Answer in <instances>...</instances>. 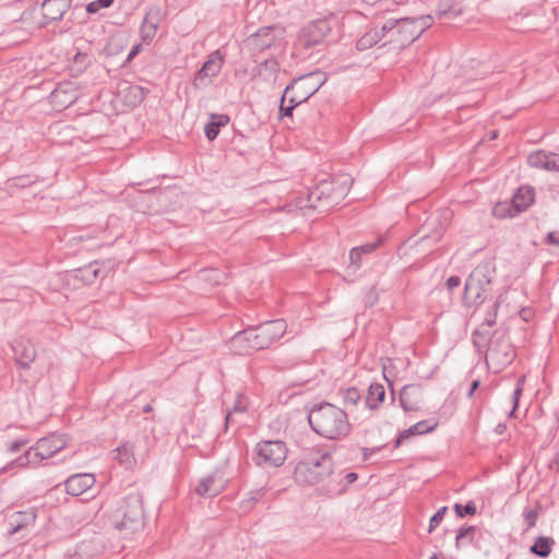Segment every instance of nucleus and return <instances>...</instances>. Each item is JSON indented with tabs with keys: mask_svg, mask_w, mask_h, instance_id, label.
I'll return each mask as SVG.
<instances>
[{
	"mask_svg": "<svg viewBox=\"0 0 559 559\" xmlns=\"http://www.w3.org/2000/svg\"><path fill=\"white\" fill-rule=\"evenodd\" d=\"M308 423L317 435L330 440L344 438L350 431L346 412L328 402L314 404L309 409Z\"/></svg>",
	"mask_w": 559,
	"mask_h": 559,
	"instance_id": "f257e3e1",
	"label": "nucleus"
},
{
	"mask_svg": "<svg viewBox=\"0 0 559 559\" xmlns=\"http://www.w3.org/2000/svg\"><path fill=\"white\" fill-rule=\"evenodd\" d=\"M95 484V477L90 473L74 474L64 481L67 493L78 497L87 491Z\"/></svg>",
	"mask_w": 559,
	"mask_h": 559,
	"instance_id": "f3484780",
	"label": "nucleus"
},
{
	"mask_svg": "<svg viewBox=\"0 0 559 559\" xmlns=\"http://www.w3.org/2000/svg\"><path fill=\"white\" fill-rule=\"evenodd\" d=\"M140 51H141V45L140 44L134 45L127 56L126 63L130 62Z\"/></svg>",
	"mask_w": 559,
	"mask_h": 559,
	"instance_id": "864d4df0",
	"label": "nucleus"
},
{
	"mask_svg": "<svg viewBox=\"0 0 559 559\" xmlns=\"http://www.w3.org/2000/svg\"><path fill=\"white\" fill-rule=\"evenodd\" d=\"M430 559H437V556L435 555V556H432Z\"/></svg>",
	"mask_w": 559,
	"mask_h": 559,
	"instance_id": "69168bd1",
	"label": "nucleus"
},
{
	"mask_svg": "<svg viewBox=\"0 0 559 559\" xmlns=\"http://www.w3.org/2000/svg\"><path fill=\"white\" fill-rule=\"evenodd\" d=\"M534 202V189L530 187H520L512 199V204H498L493 213L496 216L503 218L514 216L525 211Z\"/></svg>",
	"mask_w": 559,
	"mask_h": 559,
	"instance_id": "f8f14e48",
	"label": "nucleus"
},
{
	"mask_svg": "<svg viewBox=\"0 0 559 559\" xmlns=\"http://www.w3.org/2000/svg\"><path fill=\"white\" fill-rule=\"evenodd\" d=\"M211 121L216 123V126L221 129L222 127H225L226 124H228L229 117L224 114H212Z\"/></svg>",
	"mask_w": 559,
	"mask_h": 559,
	"instance_id": "c03bdc74",
	"label": "nucleus"
},
{
	"mask_svg": "<svg viewBox=\"0 0 559 559\" xmlns=\"http://www.w3.org/2000/svg\"><path fill=\"white\" fill-rule=\"evenodd\" d=\"M522 383H523V379H520L518 381L515 390L513 392L512 400H513L514 408H518L519 400H520V396H521L522 391H523Z\"/></svg>",
	"mask_w": 559,
	"mask_h": 559,
	"instance_id": "de8ad7c7",
	"label": "nucleus"
},
{
	"mask_svg": "<svg viewBox=\"0 0 559 559\" xmlns=\"http://www.w3.org/2000/svg\"><path fill=\"white\" fill-rule=\"evenodd\" d=\"M556 471L559 473V453L556 456Z\"/></svg>",
	"mask_w": 559,
	"mask_h": 559,
	"instance_id": "bf43d9fd",
	"label": "nucleus"
},
{
	"mask_svg": "<svg viewBox=\"0 0 559 559\" xmlns=\"http://www.w3.org/2000/svg\"><path fill=\"white\" fill-rule=\"evenodd\" d=\"M382 240L381 238L377 239L376 241L373 242H367V243H364L361 246H358L356 247L358 249V251L365 255V254H370L372 253L377 248L380 247Z\"/></svg>",
	"mask_w": 559,
	"mask_h": 559,
	"instance_id": "ea45409f",
	"label": "nucleus"
},
{
	"mask_svg": "<svg viewBox=\"0 0 559 559\" xmlns=\"http://www.w3.org/2000/svg\"><path fill=\"white\" fill-rule=\"evenodd\" d=\"M114 1L115 0H95V1H92V2L87 3L86 12L88 14H95L100 9H107V8L111 7Z\"/></svg>",
	"mask_w": 559,
	"mask_h": 559,
	"instance_id": "e433bc0d",
	"label": "nucleus"
},
{
	"mask_svg": "<svg viewBox=\"0 0 559 559\" xmlns=\"http://www.w3.org/2000/svg\"><path fill=\"white\" fill-rule=\"evenodd\" d=\"M421 390L419 385H404L400 392V404L405 412H416L419 408Z\"/></svg>",
	"mask_w": 559,
	"mask_h": 559,
	"instance_id": "412c9836",
	"label": "nucleus"
},
{
	"mask_svg": "<svg viewBox=\"0 0 559 559\" xmlns=\"http://www.w3.org/2000/svg\"><path fill=\"white\" fill-rule=\"evenodd\" d=\"M463 12V7L457 0H439L437 7L438 19L450 22Z\"/></svg>",
	"mask_w": 559,
	"mask_h": 559,
	"instance_id": "5701e85b",
	"label": "nucleus"
},
{
	"mask_svg": "<svg viewBox=\"0 0 559 559\" xmlns=\"http://www.w3.org/2000/svg\"><path fill=\"white\" fill-rule=\"evenodd\" d=\"M358 478L357 473L346 472L344 469L333 471L331 479L318 487L320 495L333 498L346 491L348 486Z\"/></svg>",
	"mask_w": 559,
	"mask_h": 559,
	"instance_id": "ddd939ff",
	"label": "nucleus"
},
{
	"mask_svg": "<svg viewBox=\"0 0 559 559\" xmlns=\"http://www.w3.org/2000/svg\"><path fill=\"white\" fill-rule=\"evenodd\" d=\"M333 471L332 455L325 452L300 461L295 467L294 476L297 483L322 486L331 479Z\"/></svg>",
	"mask_w": 559,
	"mask_h": 559,
	"instance_id": "39448f33",
	"label": "nucleus"
},
{
	"mask_svg": "<svg viewBox=\"0 0 559 559\" xmlns=\"http://www.w3.org/2000/svg\"><path fill=\"white\" fill-rule=\"evenodd\" d=\"M270 61L269 60H265L264 63L267 64ZM272 63L276 64L275 61H271Z\"/></svg>",
	"mask_w": 559,
	"mask_h": 559,
	"instance_id": "0e129e2a",
	"label": "nucleus"
},
{
	"mask_svg": "<svg viewBox=\"0 0 559 559\" xmlns=\"http://www.w3.org/2000/svg\"><path fill=\"white\" fill-rule=\"evenodd\" d=\"M224 62L225 56L222 53L221 49H216L211 52L207 60L197 71L192 82L193 86L197 90H203L211 85L213 79L219 74Z\"/></svg>",
	"mask_w": 559,
	"mask_h": 559,
	"instance_id": "9b49d317",
	"label": "nucleus"
},
{
	"mask_svg": "<svg viewBox=\"0 0 559 559\" xmlns=\"http://www.w3.org/2000/svg\"><path fill=\"white\" fill-rule=\"evenodd\" d=\"M476 532H477V527L474 525L462 526L456 533V537H455L456 548H460L461 546L471 545L474 542Z\"/></svg>",
	"mask_w": 559,
	"mask_h": 559,
	"instance_id": "c756f323",
	"label": "nucleus"
},
{
	"mask_svg": "<svg viewBox=\"0 0 559 559\" xmlns=\"http://www.w3.org/2000/svg\"><path fill=\"white\" fill-rule=\"evenodd\" d=\"M75 272V277L82 280L87 285L93 284L100 276V267L96 261L78 269Z\"/></svg>",
	"mask_w": 559,
	"mask_h": 559,
	"instance_id": "cd10ccee",
	"label": "nucleus"
},
{
	"mask_svg": "<svg viewBox=\"0 0 559 559\" xmlns=\"http://www.w3.org/2000/svg\"><path fill=\"white\" fill-rule=\"evenodd\" d=\"M515 411H516V408H514V406H513L509 413V417H512L514 415Z\"/></svg>",
	"mask_w": 559,
	"mask_h": 559,
	"instance_id": "052dcab7",
	"label": "nucleus"
},
{
	"mask_svg": "<svg viewBox=\"0 0 559 559\" xmlns=\"http://www.w3.org/2000/svg\"><path fill=\"white\" fill-rule=\"evenodd\" d=\"M479 386V380H474L471 384V388L467 392V397H472L474 395V392L478 389Z\"/></svg>",
	"mask_w": 559,
	"mask_h": 559,
	"instance_id": "5fc2aeb1",
	"label": "nucleus"
},
{
	"mask_svg": "<svg viewBox=\"0 0 559 559\" xmlns=\"http://www.w3.org/2000/svg\"><path fill=\"white\" fill-rule=\"evenodd\" d=\"M225 488V479L219 472H213L200 479L195 492L201 497H215Z\"/></svg>",
	"mask_w": 559,
	"mask_h": 559,
	"instance_id": "dca6fc26",
	"label": "nucleus"
},
{
	"mask_svg": "<svg viewBox=\"0 0 559 559\" xmlns=\"http://www.w3.org/2000/svg\"><path fill=\"white\" fill-rule=\"evenodd\" d=\"M15 361L22 369H29L36 358V349L29 340L19 338L12 344Z\"/></svg>",
	"mask_w": 559,
	"mask_h": 559,
	"instance_id": "2eb2a0df",
	"label": "nucleus"
},
{
	"mask_svg": "<svg viewBox=\"0 0 559 559\" xmlns=\"http://www.w3.org/2000/svg\"><path fill=\"white\" fill-rule=\"evenodd\" d=\"M546 170L559 171V154L549 152Z\"/></svg>",
	"mask_w": 559,
	"mask_h": 559,
	"instance_id": "79ce46f5",
	"label": "nucleus"
},
{
	"mask_svg": "<svg viewBox=\"0 0 559 559\" xmlns=\"http://www.w3.org/2000/svg\"><path fill=\"white\" fill-rule=\"evenodd\" d=\"M388 28L386 43L394 44L399 48H405L414 43L421 34L431 26L432 16L421 15L419 17L389 19L384 23Z\"/></svg>",
	"mask_w": 559,
	"mask_h": 559,
	"instance_id": "7ed1b4c3",
	"label": "nucleus"
},
{
	"mask_svg": "<svg viewBox=\"0 0 559 559\" xmlns=\"http://www.w3.org/2000/svg\"><path fill=\"white\" fill-rule=\"evenodd\" d=\"M143 520V496L140 492L126 496L114 512V523L118 530L136 531L142 526Z\"/></svg>",
	"mask_w": 559,
	"mask_h": 559,
	"instance_id": "0eeeda50",
	"label": "nucleus"
},
{
	"mask_svg": "<svg viewBox=\"0 0 559 559\" xmlns=\"http://www.w3.org/2000/svg\"><path fill=\"white\" fill-rule=\"evenodd\" d=\"M288 449L282 440H263L257 443L252 461L261 468L280 467L287 457Z\"/></svg>",
	"mask_w": 559,
	"mask_h": 559,
	"instance_id": "1a4fd4ad",
	"label": "nucleus"
},
{
	"mask_svg": "<svg viewBox=\"0 0 559 559\" xmlns=\"http://www.w3.org/2000/svg\"><path fill=\"white\" fill-rule=\"evenodd\" d=\"M248 496H249V501L251 503H254V502L259 501L264 496V490H263V488L255 489V490L250 491L248 493Z\"/></svg>",
	"mask_w": 559,
	"mask_h": 559,
	"instance_id": "3c124183",
	"label": "nucleus"
},
{
	"mask_svg": "<svg viewBox=\"0 0 559 559\" xmlns=\"http://www.w3.org/2000/svg\"><path fill=\"white\" fill-rule=\"evenodd\" d=\"M548 158V151L538 150L527 156V163L531 167L546 170Z\"/></svg>",
	"mask_w": 559,
	"mask_h": 559,
	"instance_id": "7c9ffc66",
	"label": "nucleus"
},
{
	"mask_svg": "<svg viewBox=\"0 0 559 559\" xmlns=\"http://www.w3.org/2000/svg\"><path fill=\"white\" fill-rule=\"evenodd\" d=\"M275 43L274 27L263 26L248 38V45L253 51H264Z\"/></svg>",
	"mask_w": 559,
	"mask_h": 559,
	"instance_id": "6ab92c4d",
	"label": "nucleus"
},
{
	"mask_svg": "<svg viewBox=\"0 0 559 559\" xmlns=\"http://www.w3.org/2000/svg\"><path fill=\"white\" fill-rule=\"evenodd\" d=\"M115 452H116L115 460L123 468L132 469L135 466L136 460L134 456V450H133L132 444L123 443V444L119 445L117 449H115Z\"/></svg>",
	"mask_w": 559,
	"mask_h": 559,
	"instance_id": "393cba45",
	"label": "nucleus"
},
{
	"mask_svg": "<svg viewBox=\"0 0 559 559\" xmlns=\"http://www.w3.org/2000/svg\"><path fill=\"white\" fill-rule=\"evenodd\" d=\"M385 397L384 386L380 383H371L368 388L366 405L369 409H378Z\"/></svg>",
	"mask_w": 559,
	"mask_h": 559,
	"instance_id": "a878e982",
	"label": "nucleus"
},
{
	"mask_svg": "<svg viewBox=\"0 0 559 559\" xmlns=\"http://www.w3.org/2000/svg\"><path fill=\"white\" fill-rule=\"evenodd\" d=\"M36 514L29 509L26 511L14 512L9 518V528L8 533L10 535H14L23 531L28 526H33L35 524Z\"/></svg>",
	"mask_w": 559,
	"mask_h": 559,
	"instance_id": "aec40b11",
	"label": "nucleus"
},
{
	"mask_svg": "<svg viewBox=\"0 0 559 559\" xmlns=\"http://www.w3.org/2000/svg\"><path fill=\"white\" fill-rule=\"evenodd\" d=\"M546 243L559 246V233L550 231L546 237Z\"/></svg>",
	"mask_w": 559,
	"mask_h": 559,
	"instance_id": "603ef678",
	"label": "nucleus"
},
{
	"mask_svg": "<svg viewBox=\"0 0 559 559\" xmlns=\"http://www.w3.org/2000/svg\"><path fill=\"white\" fill-rule=\"evenodd\" d=\"M506 430V425L504 424H498L495 428V431L497 433H503V431Z\"/></svg>",
	"mask_w": 559,
	"mask_h": 559,
	"instance_id": "13d9d810",
	"label": "nucleus"
},
{
	"mask_svg": "<svg viewBox=\"0 0 559 559\" xmlns=\"http://www.w3.org/2000/svg\"><path fill=\"white\" fill-rule=\"evenodd\" d=\"M435 427H436V425H431L428 420L418 421L415 425L411 426L409 428L400 432V435L397 436V438L395 440L394 445L397 448L401 445V443L405 439H407L412 436H420V435L428 433V432L432 431L435 429Z\"/></svg>",
	"mask_w": 559,
	"mask_h": 559,
	"instance_id": "b1692460",
	"label": "nucleus"
},
{
	"mask_svg": "<svg viewBox=\"0 0 559 559\" xmlns=\"http://www.w3.org/2000/svg\"><path fill=\"white\" fill-rule=\"evenodd\" d=\"M353 179L349 177H340L322 179L320 182L309 190L308 200L306 204H300L302 207H312L326 211L337 205L349 192Z\"/></svg>",
	"mask_w": 559,
	"mask_h": 559,
	"instance_id": "f03ea898",
	"label": "nucleus"
},
{
	"mask_svg": "<svg viewBox=\"0 0 559 559\" xmlns=\"http://www.w3.org/2000/svg\"><path fill=\"white\" fill-rule=\"evenodd\" d=\"M26 442L27 440L24 439L14 440L8 445L7 450L10 453H16L22 449L23 445L26 444Z\"/></svg>",
	"mask_w": 559,
	"mask_h": 559,
	"instance_id": "49530a36",
	"label": "nucleus"
},
{
	"mask_svg": "<svg viewBox=\"0 0 559 559\" xmlns=\"http://www.w3.org/2000/svg\"><path fill=\"white\" fill-rule=\"evenodd\" d=\"M309 380H310V376L308 374L307 378H305V379H302V380H300L298 382H292V385H304V384L308 383Z\"/></svg>",
	"mask_w": 559,
	"mask_h": 559,
	"instance_id": "4d7b16f0",
	"label": "nucleus"
},
{
	"mask_svg": "<svg viewBox=\"0 0 559 559\" xmlns=\"http://www.w3.org/2000/svg\"><path fill=\"white\" fill-rule=\"evenodd\" d=\"M488 357L491 360H498L501 365H508L513 360L514 353L509 345L504 346L503 357L500 358V353L497 347H490L488 349Z\"/></svg>",
	"mask_w": 559,
	"mask_h": 559,
	"instance_id": "2f4dec72",
	"label": "nucleus"
},
{
	"mask_svg": "<svg viewBox=\"0 0 559 559\" xmlns=\"http://www.w3.org/2000/svg\"><path fill=\"white\" fill-rule=\"evenodd\" d=\"M152 409V407L150 405H146L144 406L143 411L146 413V412H150Z\"/></svg>",
	"mask_w": 559,
	"mask_h": 559,
	"instance_id": "680f3d73",
	"label": "nucleus"
},
{
	"mask_svg": "<svg viewBox=\"0 0 559 559\" xmlns=\"http://www.w3.org/2000/svg\"><path fill=\"white\" fill-rule=\"evenodd\" d=\"M61 92H62V90L60 87L55 90V93H57V94H60Z\"/></svg>",
	"mask_w": 559,
	"mask_h": 559,
	"instance_id": "e2e57ef3",
	"label": "nucleus"
},
{
	"mask_svg": "<svg viewBox=\"0 0 559 559\" xmlns=\"http://www.w3.org/2000/svg\"><path fill=\"white\" fill-rule=\"evenodd\" d=\"M158 24L155 21L145 17L141 26V37L144 43H150L156 35Z\"/></svg>",
	"mask_w": 559,
	"mask_h": 559,
	"instance_id": "473e14b6",
	"label": "nucleus"
},
{
	"mask_svg": "<svg viewBox=\"0 0 559 559\" xmlns=\"http://www.w3.org/2000/svg\"><path fill=\"white\" fill-rule=\"evenodd\" d=\"M389 27H385L384 24L381 26L374 25L369 31H367L356 43V47L358 50H367L380 43L383 38H386V32Z\"/></svg>",
	"mask_w": 559,
	"mask_h": 559,
	"instance_id": "4be33fe9",
	"label": "nucleus"
},
{
	"mask_svg": "<svg viewBox=\"0 0 559 559\" xmlns=\"http://www.w3.org/2000/svg\"><path fill=\"white\" fill-rule=\"evenodd\" d=\"M287 323L283 319L271 320L255 328H249L234 335V343L247 342L248 349L260 350L270 347L286 332Z\"/></svg>",
	"mask_w": 559,
	"mask_h": 559,
	"instance_id": "20e7f679",
	"label": "nucleus"
},
{
	"mask_svg": "<svg viewBox=\"0 0 559 559\" xmlns=\"http://www.w3.org/2000/svg\"><path fill=\"white\" fill-rule=\"evenodd\" d=\"M219 128L213 121H209L204 127V133L207 140L213 141L217 138L219 133Z\"/></svg>",
	"mask_w": 559,
	"mask_h": 559,
	"instance_id": "a19ab883",
	"label": "nucleus"
},
{
	"mask_svg": "<svg viewBox=\"0 0 559 559\" xmlns=\"http://www.w3.org/2000/svg\"><path fill=\"white\" fill-rule=\"evenodd\" d=\"M524 518L528 527L535 526L537 521V513L535 511L531 510L525 512Z\"/></svg>",
	"mask_w": 559,
	"mask_h": 559,
	"instance_id": "09e8293b",
	"label": "nucleus"
},
{
	"mask_svg": "<svg viewBox=\"0 0 559 559\" xmlns=\"http://www.w3.org/2000/svg\"><path fill=\"white\" fill-rule=\"evenodd\" d=\"M66 447V441L61 436L51 435L39 439L34 448H31L24 454L12 461L10 465L19 466L36 465L61 451Z\"/></svg>",
	"mask_w": 559,
	"mask_h": 559,
	"instance_id": "6e6552de",
	"label": "nucleus"
},
{
	"mask_svg": "<svg viewBox=\"0 0 559 559\" xmlns=\"http://www.w3.org/2000/svg\"><path fill=\"white\" fill-rule=\"evenodd\" d=\"M330 32V22L328 20L320 19L311 22L301 29L299 41L306 48L314 47L322 44Z\"/></svg>",
	"mask_w": 559,
	"mask_h": 559,
	"instance_id": "4468645a",
	"label": "nucleus"
},
{
	"mask_svg": "<svg viewBox=\"0 0 559 559\" xmlns=\"http://www.w3.org/2000/svg\"><path fill=\"white\" fill-rule=\"evenodd\" d=\"M342 400L346 405H356L360 399V392L355 386L347 388L341 392Z\"/></svg>",
	"mask_w": 559,
	"mask_h": 559,
	"instance_id": "f704fd0d",
	"label": "nucleus"
},
{
	"mask_svg": "<svg viewBox=\"0 0 559 559\" xmlns=\"http://www.w3.org/2000/svg\"><path fill=\"white\" fill-rule=\"evenodd\" d=\"M488 265L476 266L468 275L464 286V302L467 306H478L486 299V292L491 284Z\"/></svg>",
	"mask_w": 559,
	"mask_h": 559,
	"instance_id": "9d476101",
	"label": "nucleus"
},
{
	"mask_svg": "<svg viewBox=\"0 0 559 559\" xmlns=\"http://www.w3.org/2000/svg\"><path fill=\"white\" fill-rule=\"evenodd\" d=\"M448 508L447 507H441L431 518H430V521H429V528H428V532L431 533L433 530H436L439 524L441 523V521L443 520L444 518V514L447 512Z\"/></svg>",
	"mask_w": 559,
	"mask_h": 559,
	"instance_id": "58836bf2",
	"label": "nucleus"
},
{
	"mask_svg": "<svg viewBox=\"0 0 559 559\" xmlns=\"http://www.w3.org/2000/svg\"><path fill=\"white\" fill-rule=\"evenodd\" d=\"M379 449L380 448H374V449L364 448L362 451H364L365 460H367L371 454L376 453Z\"/></svg>",
	"mask_w": 559,
	"mask_h": 559,
	"instance_id": "6e6d98bb",
	"label": "nucleus"
},
{
	"mask_svg": "<svg viewBox=\"0 0 559 559\" xmlns=\"http://www.w3.org/2000/svg\"><path fill=\"white\" fill-rule=\"evenodd\" d=\"M447 288L452 292L453 289L457 288L461 285V278L459 276H450L447 280Z\"/></svg>",
	"mask_w": 559,
	"mask_h": 559,
	"instance_id": "8fccbe9b",
	"label": "nucleus"
},
{
	"mask_svg": "<svg viewBox=\"0 0 559 559\" xmlns=\"http://www.w3.org/2000/svg\"><path fill=\"white\" fill-rule=\"evenodd\" d=\"M499 304L495 302L492 310L486 313L485 320L481 324V329H477L473 333V342L476 346H479L476 337L481 336L484 341H486L489 336V331L485 330V328H492L497 322V312H498Z\"/></svg>",
	"mask_w": 559,
	"mask_h": 559,
	"instance_id": "bb28decb",
	"label": "nucleus"
},
{
	"mask_svg": "<svg viewBox=\"0 0 559 559\" xmlns=\"http://www.w3.org/2000/svg\"><path fill=\"white\" fill-rule=\"evenodd\" d=\"M285 100H283V97L281 98V105H280V116L281 117H292L293 110L296 106L299 104L289 103L288 106L284 105Z\"/></svg>",
	"mask_w": 559,
	"mask_h": 559,
	"instance_id": "37998d69",
	"label": "nucleus"
},
{
	"mask_svg": "<svg viewBox=\"0 0 559 559\" xmlns=\"http://www.w3.org/2000/svg\"><path fill=\"white\" fill-rule=\"evenodd\" d=\"M74 62L82 66L83 69L87 68L92 60L86 53L78 52L74 56Z\"/></svg>",
	"mask_w": 559,
	"mask_h": 559,
	"instance_id": "a18cd8bd",
	"label": "nucleus"
},
{
	"mask_svg": "<svg viewBox=\"0 0 559 559\" xmlns=\"http://www.w3.org/2000/svg\"><path fill=\"white\" fill-rule=\"evenodd\" d=\"M454 511L459 518H464L465 515H473L476 513V506L473 501H468L466 504L462 506L460 503H455Z\"/></svg>",
	"mask_w": 559,
	"mask_h": 559,
	"instance_id": "4c0bfd02",
	"label": "nucleus"
},
{
	"mask_svg": "<svg viewBox=\"0 0 559 559\" xmlns=\"http://www.w3.org/2000/svg\"><path fill=\"white\" fill-rule=\"evenodd\" d=\"M246 412H247V404L245 403V401L242 399H238L235 402L233 408L227 409V412L225 414V431H227L229 425H231L234 415L243 414Z\"/></svg>",
	"mask_w": 559,
	"mask_h": 559,
	"instance_id": "72a5a7b5",
	"label": "nucleus"
},
{
	"mask_svg": "<svg viewBox=\"0 0 559 559\" xmlns=\"http://www.w3.org/2000/svg\"><path fill=\"white\" fill-rule=\"evenodd\" d=\"M362 265V254L358 251L356 247L350 249L349 251V263L347 269L353 272L358 271Z\"/></svg>",
	"mask_w": 559,
	"mask_h": 559,
	"instance_id": "c9c22d12",
	"label": "nucleus"
},
{
	"mask_svg": "<svg viewBox=\"0 0 559 559\" xmlns=\"http://www.w3.org/2000/svg\"><path fill=\"white\" fill-rule=\"evenodd\" d=\"M555 544V540L551 537L539 536L536 538L535 543L531 546V552L540 557L546 558L551 552V548Z\"/></svg>",
	"mask_w": 559,
	"mask_h": 559,
	"instance_id": "c85d7f7f",
	"label": "nucleus"
},
{
	"mask_svg": "<svg viewBox=\"0 0 559 559\" xmlns=\"http://www.w3.org/2000/svg\"><path fill=\"white\" fill-rule=\"evenodd\" d=\"M72 0H45L41 4L43 19L46 23L62 20L64 13L70 9Z\"/></svg>",
	"mask_w": 559,
	"mask_h": 559,
	"instance_id": "a211bd4d",
	"label": "nucleus"
},
{
	"mask_svg": "<svg viewBox=\"0 0 559 559\" xmlns=\"http://www.w3.org/2000/svg\"><path fill=\"white\" fill-rule=\"evenodd\" d=\"M328 75L321 70L293 79L283 92V100L302 104L314 95L326 82Z\"/></svg>",
	"mask_w": 559,
	"mask_h": 559,
	"instance_id": "423d86ee",
	"label": "nucleus"
}]
</instances>
